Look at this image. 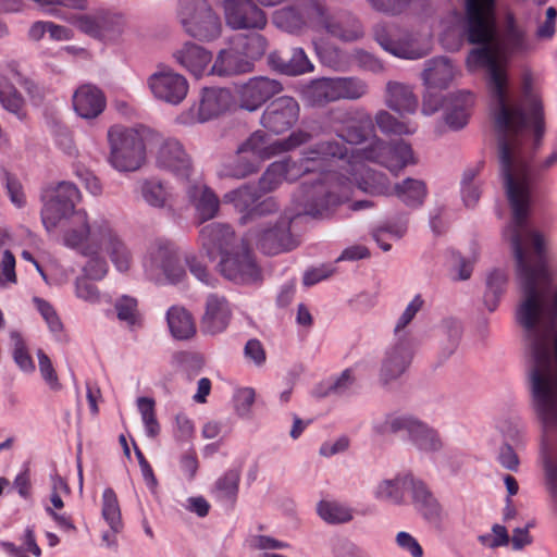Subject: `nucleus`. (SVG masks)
<instances>
[{
    "label": "nucleus",
    "mask_w": 557,
    "mask_h": 557,
    "mask_svg": "<svg viewBox=\"0 0 557 557\" xmlns=\"http://www.w3.org/2000/svg\"><path fill=\"white\" fill-rule=\"evenodd\" d=\"M465 15L454 11L447 16L441 40L453 51L459 50L463 37L469 44L483 45L469 52L466 65L470 72L487 70L500 172L512 213L503 236L510 243L516 260H545L544 239L529 220L534 170L528 154L530 149L540 147L544 135L543 107L530 75L523 76L521 94L512 95L505 69L509 58L528 52L531 45L512 24L503 36H497L495 0H465Z\"/></svg>",
    "instance_id": "1"
},
{
    "label": "nucleus",
    "mask_w": 557,
    "mask_h": 557,
    "mask_svg": "<svg viewBox=\"0 0 557 557\" xmlns=\"http://www.w3.org/2000/svg\"><path fill=\"white\" fill-rule=\"evenodd\" d=\"M361 149L349 156L348 147L336 137L319 140L301 152L298 158L306 174L318 173L319 177L310 185L302 183L295 202L299 207L298 214L312 218H327L341 196H335L338 183L349 170L348 162H355Z\"/></svg>",
    "instance_id": "2"
},
{
    "label": "nucleus",
    "mask_w": 557,
    "mask_h": 557,
    "mask_svg": "<svg viewBox=\"0 0 557 557\" xmlns=\"http://www.w3.org/2000/svg\"><path fill=\"white\" fill-rule=\"evenodd\" d=\"M153 138V132L146 127L112 126L108 131L110 146L109 163L119 172L139 170L146 161L147 138Z\"/></svg>",
    "instance_id": "3"
},
{
    "label": "nucleus",
    "mask_w": 557,
    "mask_h": 557,
    "mask_svg": "<svg viewBox=\"0 0 557 557\" xmlns=\"http://www.w3.org/2000/svg\"><path fill=\"white\" fill-rule=\"evenodd\" d=\"M65 220L60 238L63 246L83 256L101 251L102 238L111 224L107 216L99 215L90 221L86 210L79 209Z\"/></svg>",
    "instance_id": "4"
},
{
    "label": "nucleus",
    "mask_w": 557,
    "mask_h": 557,
    "mask_svg": "<svg viewBox=\"0 0 557 557\" xmlns=\"http://www.w3.org/2000/svg\"><path fill=\"white\" fill-rule=\"evenodd\" d=\"M176 20L187 36L200 42L214 41L223 32L222 17L209 0H180Z\"/></svg>",
    "instance_id": "5"
},
{
    "label": "nucleus",
    "mask_w": 557,
    "mask_h": 557,
    "mask_svg": "<svg viewBox=\"0 0 557 557\" xmlns=\"http://www.w3.org/2000/svg\"><path fill=\"white\" fill-rule=\"evenodd\" d=\"M143 268L147 277L158 284H175L186 276L175 244L165 238H156L148 245Z\"/></svg>",
    "instance_id": "6"
},
{
    "label": "nucleus",
    "mask_w": 557,
    "mask_h": 557,
    "mask_svg": "<svg viewBox=\"0 0 557 557\" xmlns=\"http://www.w3.org/2000/svg\"><path fill=\"white\" fill-rule=\"evenodd\" d=\"M293 216L281 214L276 219L262 218L246 234V242L255 244L263 253L278 255L295 249L299 242L290 233Z\"/></svg>",
    "instance_id": "7"
},
{
    "label": "nucleus",
    "mask_w": 557,
    "mask_h": 557,
    "mask_svg": "<svg viewBox=\"0 0 557 557\" xmlns=\"http://www.w3.org/2000/svg\"><path fill=\"white\" fill-rule=\"evenodd\" d=\"M364 161L367 160L361 152L355 162H348L349 170L335 189V196H341L339 203L348 199L354 186L371 195H392L393 188L388 177L382 172L368 168Z\"/></svg>",
    "instance_id": "8"
},
{
    "label": "nucleus",
    "mask_w": 557,
    "mask_h": 557,
    "mask_svg": "<svg viewBox=\"0 0 557 557\" xmlns=\"http://www.w3.org/2000/svg\"><path fill=\"white\" fill-rule=\"evenodd\" d=\"M237 153L239 159L232 175L244 178L258 172L262 162L280 154L277 139H272L264 131L258 129L238 146Z\"/></svg>",
    "instance_id": "9"
},
{
    "label": "nucleus",
    "mask_w": 557,
    "mask_h": 557,
    "mask_svg": "<svg viewBox=\"0 0 557 557\" xmlns=\"http://www.w3.org/2000/svg\"><path fill=\"white\" fill-rule=\"evenodd\" d=\"M368 90V84L358 77H324L308 86L307 96L312 104L323 106L342 99H360Z\"/></svg>",
    "instance_id": "10"
},
{
    "label": "nucleus",
    "mask_w": 557,
    "mask_h": 557,
    "mask_svg": "<svg viewBox=\"0 0 557 557\" xmlns=\"http://www.w3.org/2000/svg\"><path fill=\"white\" fill-rule=\"evenodd\" d=\"M362 157L383 165L394 175H398L406 166L417 163L410 144L404 140L386 143L376 136L362 148Z\"/></svg>",
    "instance_id": "11"
},
{
    "label": "nucleus",
    "mask_w": 557,
    "mask_h": 557,
    "mask_svg": "<svg viewBox=\"0 0 557 557\" xmlns=\"http://www.w3.org/2000/svg\"><path fill=\"white\" fill-rule=\"evenodd\" d=\"M375 41L386 52L400 59L417 60L430 52L412 34L399 32L395 25L377 23L373 28Z\"/></svg>",
    "instance_id": "12"
},
{
    "label": "nucleus",
    "mask_w": 557,
    "mask_h": 557,
    "mask_svg": "<svg viewBox=\"0 0 557 557\" xmlns=\"http://www.w3.org/2000/svg\"><path fill=\"white\" fill-rule=\"evenodd\" d=\"M416 352V343L411 336L396 337L384 351L379 369V383L389 387L399 380L409 369Z\"/></svg>",
    "instance_id": "13"
},
{
    "label": "nucleus",
    "mask_w": 557,
    "mask_h": 557,
    "mask_svg": "<svg viewBox=\"0 0 557 557\" xmlns=\"http://www.w3.org/2000/svg\"><path fill=\"white\" fill-rule=\"evenodd\" d=\"M147 86L154 99L171 106L181 104L189 90L187 78L163 63L148 76Z\"/></svg>",
    "instance_id": "14"
},
{
    "label": "nucleus",
    "mask_w": 557,
    "mask_h": 557,
    "mask_svg": "<svg viewBox=\"0 0 557 557\" xmlns=\"http://www.w3.org/2000/svg\"><path fill=\"white\" fill-rule=\"evenodd\" d=\"M81 198V191L74 183H59L41 210V221L47 232H53L64 219L74 214Z\"/></svg>",
    "instance_id": "15"
},
{
    "label": "nucleus",
    "mask_w": 557,
    "mask_h": 557,
    "mask_svg": "<svg viewBox=\"0 0 557 557\" xmlns=\"http://www.w3.org/2000/svg\"><path fill=\"white\" fill-rule=\"evenodd\" d=\"M376 429L380 433L405 431L408 433L413 445L423 451H436L442 447L437 433L425 423L409 414L389 416Z\"/></svg>",
    "instance_id": "16"
},
{
    "label": "nucleus",
    "mask_w": 557,
    "mask_h": 557,
    "mask_svg": "<svg viewBox=\"0 0 557 557\" xmlns=\"http://www.w3.org/2000/svg\"><path fill=\"white\" fill-rule=\"evenodd\" d=\"M231 103V92L224 88H203L200 100L177 115L181 125L205 123L225 112Z\"/></svg>",
    "instance_id": "17"
},
{
    "label": "nucleus",
    "mask_w": 557,
    "mask_h": 557,
    "mask_svg": "<svg viewBox=\"0 0 557 557\" xmlns=\"http://www.w3.org/2000/svg\"><path fill=\"white\" fill-rule=\"evenodd\" d=\"M218 268L225 278L235 283H253L261 278L260 268L245 242L224 253Z\"/></svg>",
    "instance_id": "18"
},
{
    "label": "nucleus",
    "mask_w": 557,
    "mask_h": 557,
    "mask_svg": "<svg viewBox=\"0 0 557 557\" xmlns=\"http://www.w3.org/2000/svg\"><path fill=\"white\" fill-rule=\"evenodd\" d=\"M153 139L157 143L156 165L171 172L177 178L188 180L193 172V163L181 141L173 137L165 138L154 132Z\"/></svg>",
    "instance_id": "19"
},
{
    "label": "nucleus",
    "mask_w": 557,
    "mask_h": 557,
    "mask_svg": "<svg viewBox=\"0 0 557 557\" xmlns=\"http://www.w3.org/2000/svg\"><path fill=\"white\" fill-rule=\"evenodd\" d=\"M311 23L317 32L324 30L330 36L343 41H354L363 36V27L351 14L334 16L326 8L324 0L313 11Z\"/></svg>",
    "instance_id": "20"
},
{
    "label": "nucleus",
    "mask_w": 557,
    "mask_h": 557,
    "mask_svg": "<svg viewBox=\"0 0 557 557\" xmlns=\"http://www.w3.org/2000/svg\"><path fill=\"white\" fill-rule=\"evenodd\" d=\"M258 199L259 195L256 189L248 185L231 190L223 196L225 203H232L238 212L243 213L239 220L242 224L256 222L277 211L278 206L273 198L270 197L256 203Z\"/></svg>",
    "instance_id": "21"
},
{
    "label": "nucleus",
    "mask_w": 557,
    "mask_h": 557,
    "mask_svg": "<svg viewBox=\"0 0 557 557\" xmlns=\"http://www.w3.org/2000/svg\"><path fill=\"white\" fill-rule=\"evenodd\" d=\"M300 107L297 100L282 96L271 101L260 117L264 129L274 135H281L292 129L298 122Z\"/></svg>",
    "instance_id": "22"
},
{
    "label": "nucleus",
    "mask_w": 557,
    "mask_h": 557,
    "mask_svg": "<svg viewBox=\"0 0 557 557\" xmlns=\"http://www.w3.org/2000/svg\"><path fill=\"white\" fill-rule=\"evenodd\" d=\"M283 90L282 84L267 76H256L236 87L242 109L257 111L267 100Z\"/></svg>",
    "instance_id": "23"
},
{
    "label": "nucleus",
    "mask_w": 557,
    "mask_h": 557,
    "mask_svg": "<svg viewBox=\"0 0 557 557\" xmlns=\"http://www.w3.org/2000/svg\"><path fill=\"white\" fill-rule=\"evenodd\" d=\"M199 242L207 256L213 260L234 250L239 244L246 242V238L238 239L231 225L214 222L200 230Z\"/></svg>",
    "instance_id": "24"
},
{
    "label": "nucleus",
    "mask_w": 557,
    "mask_h": 557,
    "mask_svg": "<svg viewBox=\"0 0 557 557\" xmlns=\"http://www.w3.org/2000/svg\"><path fill=\"white\" fill-rule=\"evenodd\" d=\"M304 12H300L294 5H286L273 13L272 22L281 30L292 35H301L307 29L317 32V27L311 23L313 11L320 5L321 0H302Z\"/></svg>",
    "instance_id": "25"
},
{
    "label": "nucleus",
    "mask_w": 557,
    "mask_h": 557,
    "mask_svg": "<svg viewBox=\"0 0 557 557\" xmlns=\"http://www.w3.org/2000/svg\"><path fill=\"white\" fill-rule=\"evenodd\" d=\"M306 175L299 159L286 157L272 162L259 180V188L270 193L278 188L283 182L294 183Z\"/></svg>",
    "instance_id": "26"
},
{
    "label": "nucleus",
    "mask_w": 557,
    "mask_h": 557,
    "mask_svg": "<svg viewBox=\"0 0 557 557\" xmlns=\"http://www.w3.org/2000/svg\"><path fill=\"white\" fill-rule=\"evenodd\" d=\"M231 318L232 310L227 299L218 294H209L201 318V331L209 335L220 334L227 329Z\"/></svg>",
    "instance_id": "27"
},
{
    "label": "nucleus",
    "mask_w": 557,
    "mask_h": 557,
    "mask_svg": "<svg viewBox=\"0 0 557 557\" xmlns=\"http://www.w3.org/2000/svg\"><path fill=\"white\" fill-rule=\"evenodd\" d=\"M186 195L189 202L194 206L200 222H206L216 216L220 209V199L202 180L188 182Z\"/></svg>",
    "instance_id": "28"
},
{
    "label": "nucleus",
    "mask_w": 557,
    "mask_h": 557,
    "mask_svg": "<svg viewBox=\"0 0 557 557\" xmlns=\"http://www.w3.org/2000/svg\"><path fill=\"white\" fill-rule=\"evenodd\" d=\"M172 58L181 67L200 78L212 61V53L194 41H185L172 52Z\"/></svg>",
    "instance_id": "29"
},
{
    "label": "nucleus",
    "mask_w": 557,
    "mask_h": 557,
    "mask_svg": "<svg viewBox=\"0 0 557 557\" xmlns=\"http://www.w3.org/2000/svg\"><path fill=\"white\" fill-rule=\"evenodd\" d=\"M73 109L85 120L98 117L106 109L107 99L103 91L94 84H83L73 94Z\"/></svg>",
    "instance_id": "30"
},
{
    "label": "nucleus",
    "mask_w": 557,
    "mask_h": 557,
    "mask_svg": "<svg viewBox=\"0 0 557 557\" xmlns=\"http://www.w3.org/2000/svg\"><path fill=\"white\" fill-rule=\"evenodd\" d=\"M458 74V69L447 57L428 60L421 74L426 89H446Z\"/></svg>",
    "instance_id": "31"
},
{
    "label": "nucleus",
    "mask_w": 557,
    "mask_h": 557,
    "mask_svg": "<svg viewBox=\"0 0 557 557\" xmlns=\"http://www.w3.org/2000/svg\"><path fill=\"white\" fill-rule=\"evenodd\" d=\"M385 106L399 115L414 114L419 107L418 97L413 92V88L405 83L389 81L386 83Z\"/></svg>",
    "instance_id": "32"
},
{
    "label": "nucleus",
    "mask_w": 557,
    "mask_h": 557,
    "mask_svg": "<svg viewBox=\"0 0 557 557\" xmlns=\"http://www.w3.org/2000/svg\"><path fill=\"white\" fill-rule=\"evenodd\" d=\"M414 476L411 473H398L393 478L381 480L373 490L375 499L400 506L406 503V494L410 492Z\"/></svg>",
    "instance_id": "33"
},
{
    "label": "nucleus",
    "mask_w": 557,
    "mask_h": 557,
    "mask_svg": "<svg viewBox=\"0 0 557 557\" xmlns=\"http://www.w3.org/2000/svg\"><path fill=\"white\" fill-rule=\"evenodd\" d=\"M106 249L114 268L121 272L126 273L133 264V255L113 223L109 225L106 235L101 242V250Z\"/></svg>",
    "instance_id": "34"
},
{
    "label": "nucleus",
    "mask_w": 557,
    "mask_h": 557,
    "mask_svg": "<svg viewBox=\"0 0 557 557\" xmlns=\"http://www.w3.org/2000/svg\"><path fill=\"white\" fill-rule=\"evenodd\" d=\"M251 61L246 60L239 51L230 47L219 51L209 74L216 76H233L244 74L252 71Z\"/></svg>",
    "instance_id": "35"
},
{
    "label": "nucleus",
    "mask_w": 557,
    "mask_h": 557,
    "mask_svg": "<svg viewBox=\"0 0 557 557\" xmlns=\"http://www.w3.org/2000/svg\"><path fill=\"white\" fill-rule=\"evenodd\" d=\"M269 63L274 70L290 76L313 71V64L302 48H294L288 60L282 58L277 52H272L269 54Z\"/></svg>",
    "instance_id": "36"
},
{
    "label": "nucleus",
    "mask_w": 557,
    "mask_h": 557,
    "mask_svg": "<svg viewBox=\"0 0 557 557\" xmlns=\"http://www.w3.org/2000/svg\"><path fill=\"white\" fill-rule=\"evenodd\" d=\"M128 29L125 13L113 9H100V35L103 42H116Z\"/></svg>",
    "instance_id": "37"
},
{
    "label": "nucleus",
    "mask_w": 557,
    "mask_h": 557,
    "mask_svg": "<svg viewBox=\"0 0 557 557\" xmlns=\"http://www.w3.org/2000/svg\"><path fill=\"white\" fill-rule=\"evenodd\" d=\"M228 44H232L234 49L239 51L246 60L251 61L252 67L255 62L261 59L268 49V40L258 33L234 35Z\"/></svg>",
    "instance_id": "38"
},
{
    "label": "nucleus",
    "mask_w": 557,
    "mask_h": 557,
    "mask_svg": "<svg viewBox=\"0 0 557 557\" xmlns=\"http://www.w3.org/2000/svg\"><path fill=\"white\" fill-rule=\"evenodd\" d=\"M410 494L414 508L426 520L431 521L438 519L441 515V505L424 482L414 478Z\"/></svg>",
    "instance_id": "39"
},
{
    "label": "nucleus",
    "mask_w": 557,
    "mask_h": 557,
    "mask_svg": "<svg viewBox=\"0 0 557 557\" xmlns=\"http://www.w3.org/2000/svg\"><path fill=\"white\" fill-rule=\"evenodd\" d=\"M474 103V96L470 91H458L451 96V106L445 114L446 124L451 129H460L468 123L469 111Z\"/></svg>",
    "instance_id": "40"
},
{
    "label": "nucleus",
    "mask_w": 557,
    "mask_h": 557,
    "mask_svg": "<svg viewBox=\"0 0 557 557\" xmlns=\"http://www.w3.org/2000/svg\"><path fill=\"white\" fill-rule=\"evenodd\" d=\"M166 322L171 335L176 339H189L196 334L193 315L184 307L172 306L169 308Z\"/></svg>",
    "instance_id": "41"
},
{
    "label": "nucleus",
    "mask_w": 557,
    "mask_h": 557,
    "mask_svg": "<svg viewBox=\"0 0 557 557\" xmlns=\"http://www.w3.org/2000/svg\"><path fill=\"white\" fill-rule=\"evenodd\" d=\"M392 194H395L407 207L419 208L424 203L428 188L422 180L407 177L393 187Z\"/></svg>",
    "instance_id": "42"
},
{
    "label": "nucleus",
    "mask_w": 557,
    "mask_h": 557,
    "mask_svg": "<svg viewBox=\"0 0 557 557\" xmlns=\"http://www.w3.org/2000/svg\"><path fill=\"white\" fill-rule=\"evenodd\" d=\"M239 481L240 470L228 469L214 484L212 493L216 500L224 504H233L238 494Z\"/></svg>",
    "instance_id": "43"
},
{
    "label": "nucleus",
    "mask_w": 557,
    "mask_h": 557,
    "mask_svg": "<svg viewBox=\"0 0 557 557\" xmlns=\"http://www.w3.org/2000/svg\"><path fill=\"white\" fill-rule=\"evenodd\" d=\"M0 103L4 110L23 120L26 116L25 101L16 88L0 73Z\"/></svg>",
    "instance_id": "44"
},
{
    "label": "nucleus",
    "mask_w": 557,
    "mask_h": 557,
    "mask_svg": "<svg viewBox=\"0 0 557 557\" xmlns=\"http://www.w3.org/2000/svg\"><path fill=\"white\" fill-rule=\"evenodd\" d=\"M375 123L381 132L393 135H412L418 129V124L410 120H398L385 110L375 114Z\"/></svg>",
    "instance_id": "45"
},
{
    "label": "nucleus",
    "mask_w": 557,
    "mask_h": 557,
    "mask_svg": "<svg viewBox=\"0 0 557 557\" xmlns=\"http://www.w3.org/2000/svg\"><path fill=\"white\" fill-rule=\"evenodd\" d=\"M508 275L504 270H493L486 278V290L484 294V305L488 311H494L498 307L502 295L505 292Z\"/></svg>",
    "instance_id": "46"
},
{
    "label": "nucleus",
    "mask_w": 557,
    "mask_h": 557,
    "mask_svg": "<svg viewBox=\"0 0 557 557\" xmlns=\"http://www.w3.org/2000/svg\"><path fill=\"white\" fill-rule=\"evenodd\" d=\"M318 515L330 524H342L352 520V509L339 502L321 500L318 504Z\"/></svg>",
    "instance_id": "47"
},
{
    "label": "nucleus",
    "mask_w": 557,
    "mask_h": 557,
    "mask_svg": "<svg viewBox=\"0 0 557 557\" xmlns=\"http://www.w3.org/2000/svg\"><path fill=\"white\" fill-rule=\"evenodd\" d=\"M101 515L113 533H120L123 529L120 505L115 492L108 487L102 494Z\"/></svg>",
    "instance_id": "48"
},
{
    "label": "nucleus",
    "mask_w": 557,
    "mask_h": 557,
    "mask_svg": "<svg viewBox=\"0 0 557 557\" xmlns=\"http://www.w3.org/2000/svg\"><path fill=\"white\" fill-rule=\"evenodd\" d=\"M372 131V119L370 115H366L359 123H352L337 129L336 135H338L345 145H358L363 143L367 139L368 134Z\"/></svg>",
    "instance_id": "49"
},
{
    "label": "nucleus",
    "mask_w": 557,
    "mask_h": 557,
    "mask_svg": "<svg viewBox=\"0 0 557 557\" xmlns=\"http://www.w3.org/2000/svg\"><path fill=\"white\" fill-rule=\"evenodd\" d=\"M156 403L150 397H139L137 408L141 416L145 432L148 437L154 438L160 433V424L156 417Z\"/></svg>",
    "instance_id": "50"
},
{
    "label": "nucleus",
    "mask_w": 557,
    "mask_h": 557,
    "mask_svg": "<svg viewBox=\"0 0 557 557\" xmlns=\"http://www.w3.org/2000/svg\"><path fill=\"white\" fill-rule=\"evenodd\" d=\"M140 193L144 200L151 207H164L168 193L163 184L158 180H146L140 184Z\"/></svg>",
    "instance_id": "51"
},
{
    "label": "nucleus",
    "mask_w": 557,
    "mask_h": 557,
    "mask_svg": "<svg viewBox=\"0 0 557 557\" xmlns=\"http://www.w3.org/2000/svg\"><path fill=\"white\" fill-rule=\"evenodd\" d=\"M10 338L13 344V359L17 367L24 372H33L35 370V364L30 355L28 354L22 335L17 331H12L10 333Z\"/></svg>",
    "instance_id": "52"
},
{
    "label": "nucleus",
    "mask_w": 557,
    "mask_h": 557,
    "mask_svg": "<svg viewBox=\"0 0 557 557\" xmlns=\"http://www.w3.org/2000/svg\"><path fill=\"white\" fill-rule=\"evenodd\" d=\"M71 23L83 34L99 40L100 35V9L94 13L74 15Z\"/></svg>",
    "instance_id": "53"
},
{
    "label": "nucleus",
    "mask_w": 557,
    "mask_h": 557,
    "mask_svg": "<svg viewBox=\"0 0 557 557\" xmlns=\"http://www.w3.org/2000/svg\"><path fill=\"white\" fill-rule=\"evenodd\" d=\"M114 307L120 321L127 323L129 326L137 324L139 318L137 299L123 295L116 300Z\"/></svg>",
    "instance_id": "54"
},
{
    "label": "nucleus",
    "mask_w": 557,
    "mask_h": 557,
    "mask_svg": "<svg viewBox=\"0 0 557 557\" xmlns=\"http://www.w3.org/2000/svg\"><path fill=\"white\" fill-rule=\"evenodd\" d=\"M424 300L421 295H416L410 302L407 305L400 317L398 318L395 327L394 334L396 337L399 336H409L405 329L410 324V322L414 319L417 313L423 308Z\"/></svg>",
    "instance_id": "55"
},
{
    "label": "nucleus",
    "mask_w": 557,
    "mask_h": 557,
    "mask_svg": "<svg viewBox=\"0 0 557 557\" xmlns=\"http://www.w3.org/2000/svg\"><path fill=\"white\" fill-rule=\"evenodd\" d=\"M33 302L42 319L46 321L50 332L54 335L61 334L63 324L51 304L40 297H34Z\"/></svg>",
    "instance_id": "56"
},
{
    "label": "nucleus",
    "mask_w": 557,
    "mask_h": 557,
    "mask_svg": "<svg viewBox=\"0 0 557 557\" xmlns=\"http://www.w3.org/2000/svg\"><path fill=\"white\" fill-rule=\"evenodd\" d=\"M356 381L354 370L345 369L337 377L325 383V389L319 392V396H327L330 394L343 395L351 388Z\"/></svg>",
    "instance_id": "57"
},
{
    "label": "nucleus",
    "mask_w": 557,
    "mask_h": 557,
    "mask_svg": "<svg viewBox=\"0 0 557 557\" xmlns=\"http://www.w3.org/2000/svg\"><path fill=\"white\" fill-rule=\"evenodd\" d=\"M38 357V366L40 374L44 381L48 384L50 389L58 392L62 388L61 383L59 382L58 374L52 366V362L48 355L44 352V350L39 349L37 351Z\"/></svg>",
    "instance_id": "58"
},
{
    "label": "nucleus",
    "mask_w": 557,
    "mask_h": 557,
    "mask_svg": "<svg viewBox=\"0 0 557 557\" xmlns=\"http://www.w3.org/2000/svg\"><path fill=\"white\" fill-rule=\"evenodd\" d=\"M186 265L189 272L202 284L207 286H214L218 281L208 270V268L201 262V260L195 256H187Z\"/></svg>",
    "instance_id": "59"
},
{
    "label": "nucleus",
    "mask_w": 557,
    "mask_h": 557,
    "mask_svg": "<svg viewBox=\"0 0 557 557\" xmlns=\"http://www.w3.org/2000/svg\"><path fill=\"white\" fill-rule=\"evenodd\" d=\"M83 271L89 280H102L108 273V263L100 252L90 253Z\"/></svg>",
    "instance_id": "60"
},
{
    "label": "nucleus",
    "mask_w": 557,
    "mask_h": 557,
    "mask_svg": "<svg viewBox=\"0 0 557 557\" xmlns=\"http://www.w3.org/2000/svg\"><path fill=\"white\" fill-rule=\"evenodd\" d=\"M312 136L309 132L297 129L292 132L286 138L277 139L280 154L292 151L311 140Z\"/></svg>",
    "instance_id": "61"
},
{
    "label": "nucleus",
    "mask_w": 557,
    "mask_h": 557,
    "mask_svg": "<svg viewBox=\"0 0 557 557\" xmlns=\"http://www.w3.org/2000/svg\"><path fill=\"white\" fill-rule=\"evenodd\" d=\"M371 7L385 14L398 15L405 12L413 0H367Z\"/></svg>",
    "instance_id": "62"
},
{
    "label": "nucleus",
    "mask_w": 557,
    "mask_h": 557,
    "mask_svg": "<svg viewBox=\"0 0 557 557\" xmlns=\"http://www.w3.org/2000/svg\"><path fill=\"white\" fill-rule=\"evenodd\" d=\"M16 281L15 258L10 250H4L0 261V285L15 284Z\"/></svg>",
    "instance_id": "63"
},
{
    "label": "nucleus",
    "mask_w": 557,
    "mask_h": 557,
    "mask_svg": "<svg viewBox=\"0 0 557 557\" xmlns=\"http://www.w3.org/2000/svg\"><path fill=\"white\" fill-rule=\"evenodd\" d=\"M473 262L458 252H451V274L454 280L466 281L470 278Z\"/></svg>",
    "instance_id": "64"
}]
</instances>
